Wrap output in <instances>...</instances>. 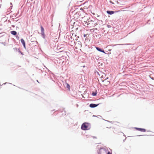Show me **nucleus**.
I'll list each match as a JSON object with an SVG mask.
<instances>
[{
    "mask_svg": "<svg viewBox=\"0 0 154 154\" xmlns=\"http://www.w3.org/2000/svg\"><path fill=\"white\" fill-rule=\"evenodd\" d=\"M106 12L108 14H112L114 13V12L113 11H107Z\"/></svg>",
    "mask_w": 154,
    "mask_h": 154,
    "instance_id": "8",
    "label": "nucleus"
},
{
    "mask_svg": "<svg viewBox=\"0 0 154 154\" xmlns=\"http://www.w3.org/2000/svg\"><path fill=\"white\" fill-rule=\"evenodd\" d=\"M106 154H112L111 153H110L109 152H107Z\"/></svg>",
    "mask_w": 154,
    "mask_h": 154,
    "instance_id": "14",
    "label": "nucleus"
},
{
    "mask_svg": "<svg viewBox=\"0 0 154 154\" xmlns=\"http://www.w3.org/2000/svg\"><path fill=\"white\" fill-rule=\"evenodd\" d=\"M90 128V124L89 123L85 122L83 123L82 126L81 128L83 130H86L89 129Z\"/></svg>",
    "mask_w": 154,
    "mask_h": 154,
    "instance_id": "1",
    "label": "nucleus"
},
{
    "mask_svg": "<svg viewBox=\"0 0 154 154\" xmlns=\"http://www.w3.org/2000/svg\"><path fill=\"white\" fill-rule=\"evenodd\" d=\"M41 32L42 35H44V29L43 27L42 26H41Z\"/></svg>",
    "mask_w": 154,
    "mask_h": 154,
    "instance_id": "9",
    "label": "nucleus"
},
{
    "mask_svg": "<svg viewBox=\"0 0 154 154\" xmlns=\"http://www.w3.org/2000/svg\"><path fill=\"white\" fill-rule=\"evenodd\" d=\"M66 87L68 88L69 89H70V85H69L68 84V83H66Z\"/></svg>",
    "mask_w": 154,
    "mask_h": 154,
    "instance_id": "12",
    "label": "nucleus"
},
{
    "mask_svg": "<svg viewBox=\"0 0 154 154\" xmlns=\"http://www.w3.org/2000/svg\"><path fill=\"white\" fill-rule=\"evenodd\" d=\"M96 48L98 51H99L102 52L103 53H105V52H104V51L103 50H102L100 48L97 47H95Z\"/></svg>",
    "mask_w": 154,
    "mask_h": 154,
    "instance_id": "7",
    "label": "nucleus"
},
{
    "mask_svg": "<svg viewBox=\"0 0 154 154\" xmlns=\"http://www.w3.org/2000/svg\"><path fill=\"white\" fill-rule=\"evenodd\" d=\"M96 92H94L92 93V95L93 96H96L97 95Z\"/></svg>",
    "mask_w": 154,
    "mask_h": 154,
    "instance_id": "11",
    "label": "nucleus"
},
{
    "mask_svg": "<svg viewBox=\"0 0 154 154\" xmlns=\"http://www.w3.org/2000/svg\"><path fill=\"white\" fill-rule=\"evenodd\" d=\"M103 85L105 86H107L110 84V82L107 80L106 79L104 80L103 81Z\"/></svg>",
    "mask_w": 154,
    "mask_h": 154,
    "instance_id": "3",
    "label": "nucleus"
},
{
    "mask_svg": "<svg viewBox=\"0 0 154 154\" xmlns=\"http://www.w3.org/2000/svg\"><path fill=\"white\" fill-rule=\"evenodd\" d=\"M11 33L13 35H15L17 34V32L14 31H12L11 32Z\"/></svg>",
    "mask_w": 154,
    "mask_h": 154,
    "instance_id": "10",
    "label": "nucleus"
},
{
    "mask_svg": "<svg viewBox=\"0 0 154 154\" xmlns=\"http://www.w3.org/2000/svg\"><path fill=\"white\" fill-rule=\"evenodd\" d=\"M107 151L105 149H100L99 150V154H106Z\"/></svg>",
    "mask_w": 154,
    "mask_h": 154,
    "instance_id": "2",
    "label": "nucleus"
},
{
    "mask_svg": "<svg viewBox=\"0 0 154 154\" xmlns=\"http://www.w3.org/2000/svg\"><path fill=\"white\" fill-rule=\"evenodd\" d=\"M134 128L137 130L139 131L142 132H145L146 131V130L145 129L139 128Z\"/></svg>",
    "mask_w": 154,
    "mask_h": 154,
    "instance_id": "4",
    "label": "nucleus"
},
{
    "mask_svg": "<svg viewBox=\"0 0 154 154\" xmlns=\"http://www.w3.org/2000/svg\"><path fill=\"white\" fill-rule=\"evenodd\" d=\"M116 11V12H118V11Z\"/></svg>",
    "mask_w": 154,
    "mask_h": 154,
    "instance_id": "16",
    "label": "nucleus"
},
{
    "mask_svg": "<svg viewBox=\"0 0 154 154\" xmlns=\"http://www.w3.org/2000/svg\"><path fill=\"white\" fill-rule=\"evenodd\" d=\"M21 42L22 43L24 48H26V46H25V42L24 40H23V39L22 38L21 39Z\"/></svg>",
    "mask_w": 154,
    "mask_h": 154,
    "instance_id": "5",
    "label": "nucleus"
},
{
    "mask_svg": "<svg viewBox=\"0 0 154 154\" xmlns=\"http://www.w3.org/2000/svg\"><path fill=\"white\" fill-rule=\"evenodd\" d=\"M109 2L110 3H111L113 4H114V3L113 2L111 1H109Z\"/></svg>",
    "mask_w": 154,
    "mask_h": 154,
    "instance_id": "13",
    "label": "nucleus"
},
{
    "mask_svg": "<svg viewBox=\"0 0 154 154\" xmlns=\"http://www.w3.org/2000/svg\"><path fill=\"white\" fill-rule=\"evenodd\" d=\"M98 104L96 105L94 104L91 103L90 104V107L91 108H94L97 106Z\"/></svg>",
    "mask_w": 154,
    "mask_h": 154,
    "instance_id": "6",
    "label": "nucleus"
},
{
    "mask_svg": "<svg viewBox=\"0 0 154 154\" xmlns=\"http://www.w3.org/2000/svg\"><path fill=\"white\" fill-rule=\"evenodd\" d=\"M87 35L84 34V37H86Z\"/></svg>",
    "mask_w": 154,
    "mask_h": 154,
    "instance_id": "15",
    "label": "nucleus"
}]
</instances>
